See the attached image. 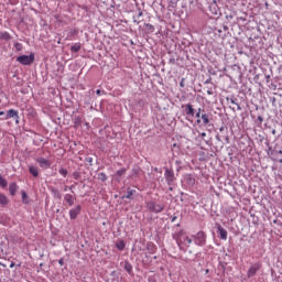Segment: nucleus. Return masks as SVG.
Listing matches in <instances>:
<instances>
[{
    "label": "nucleus",
    "instance_id": "nucleus-38",
    "mask_svg": "<svg viewBox=\"0 0 282 282\" xmlns=\"http://www.w3.org/2000/svg\"><path fill=\"white\" fill-rule=\"evenodd\" d=\"M213 6H215V4H212L210 8H213Z\"/></svg>",
    "mask_w": 282,
    "mask_h": 282
},
{
    "label": "nucleus",
    "instance_id": "nucleus-33",
    "mask_svg": "<svg viewBox=\"0 0 282 282\" xmlns=\"http://www.w3.org/2000/svg\"><path fill=\"white\" fill-rule=\"evenodd\" d=\"M202 112H203L202 108H198L197 113H202Z\"/></svg>",
    "mask_w": 282,
    "mask_h": 282
},
{
    "label": "nucleus",
    "instance_id": "nucleus-32",
    "mask_svg": "<svg viewBox=\"0 0 282 282\" xmlns=\"http://www.w3.org/2000/svg\"><path fill=\"white\" fill-rule=\"evenodd\" d=\"M258 120H260V122H263V118L262 117H258Z\"/></svg>",
    "mask_w": 282,
    "mask_h": 282
},
{
    "label": "nucleus",
    "instance_id": "nucleus-25",
    "mask_svg": "<svg viewBox=\"0 0 282 282\" xmlns=\"http://www.w3.org/2000/svg\"><path fill=\"white\" fill-rule=\"evenodd\" d=\"M126 270H127V272H131V270H132L131 264L127 263L126 264Z\"/></svg>",
    "mask_w": 282,
    "mask_h": 282
},
{
    "label": "nucleus",
    "instance_id": "nucleus-31",
    "mask_svg": "<svg viewBox=\"0 0 282 282\" xmlns=\"http://www.w3.org/2000/svg\"><path fill=\"white\" fill-rule=\"evenodd\" d=\"M58 263H59V265H63L64 260H63V259H59Z\"/></svg>",
    "mask_w": 282,
    "mask_h": 282
},
{
    "label": "nucleus",
    "instance_id": "nucleus-23",
    "mask_svg": "<svg viewBox=\"0 0 282 282\" xmlns=\"http://www.w3.org/2000/svg\"><path fill=\"white\" fill-rule=\"evenodd\" d=\"M59 175H63V177H67V170L66 169H59Z\"/></svg>",
    "mask_w": 282,
    "mask_h": 282
},
{
    "label": "nucleus",
    "instance_id": "nucleus-37",
    "mask_svg": "<svg viewBox=\"0 0 282 282\" xmlns=\"http://www.w3.org/2000/svg\"><path fill=\"white\" fill-rule=\"evenodd\" d=\"M272 133H276V131H275V130H273V131H272Z\"/></svg>",
    "mask_w": 282,
    "mask_h": 282
},
{
    "label": "nucleus",
    "instance_id": "nucleus-30",
    "mask_svg": "<svg viewBox=\"0 0 282 282\" xmlns=\"http://www.w3.org/2000/svg\"><path fill=\"white\" fill-rule=\"evenodd\" d=\"M200 138H206V132L200 133Z\"/></svg>",
    "mask_w": 282,
    "mask_h": 282
},
{
    "label": "nucleus",
    "instance_id": "nucleus-36",
    "mask_svg": "<svg viewBox=\"0 0 282 282\" xmlns=\"http://www.w3.org/2000/svg\"><path fill=\"white\" fill-rule=\"evenodd\" d=\"M199 122H202V119H198V120H197V123H198V124H199Z\"/></svg>",
    "mask_w": 282,
    "mask_h": 282
},
{
    "label": "nucleus",
    "instance_id": "nucleus-15",
    "mask_svg": "<svg viewBox=\"0 0 282 282\" xmlns=\"http://www.w3.org/2000/svg\"><path fill=\"white\" fill-rule=\"evenodd\" d=\"M202 120H203V124H208V122H210V116H208V113L204 112L200 116Z\"/></svg>",
    "mask_w": 282,
    "mask_h": 282
},
{
    "label": "nucleus",
    "instance_id": "nucleus-16",
    "mask_svg": "<svg viewBox=\"0 0 282 282\" xmlns=\"http://www.w3.org/2000/svg\"><path fill=\"white\" fill-rule=\"evenodd\" d=\"M186 115L195 116V109H193V106L191 104L186 105Z\"/></svg>",
    "mask_w": 282,
    "mask_h": 282
},
{
    "label": "nucleus",
    "instance_id": "nucleus-10",
    "mask_svg": "<svg viewBox=\"0 0 282 282\" xmlns=\"http://www.w3.org/2000/svg\"><path fill=\"white\" fill-rule=\"evenodd\" d=\"M217 230L220 235V239H223L224 241H226V239H228V231L226 229H224V227H221V225H219L217 227Z\"/></svg>",
    "mask_w": 282,
    "mask_h": 282
},
{
    "label": "nucleus",
    "instance_id": "nucleus-17",
    "mask_svg": "<svg viewBox=\"0 0 282 282\" xmlns=\"http://www.w3.org/2000/svg\"><path fill=\"white\" fill-rule=\"evenodd\" d=\"M0 186L1 188H6L8 186V181L0 175Z\"/></svg>",
    "mask_w": 282,
    "mask_h": 282
},
{
    "label": "nucleus",
    "instance_id": "nucleus-34",
    "mask_svg": "<svg viewBox=\"0 0 282 282\" xmlns=\"http://www.w3.org/2000/svg\"><path fill=\"white\" fill-rule=\"evenodd\" d=\"M138 17H142V11L139 12Z\"/></svg>",
    "mask_w": 282,
    "mask_h": 282
},
{
    "label": "nucleus",
    "instance_id": "nucleus-7",
    "mask_svg": "<svg viewBox=\"0 0 282 282\" xmlns=\"http://www.w3.org/2000/svg\"><path fill=\"white\" fill-rule=\"evenodd\" d=\"M164 175L167 184L171 185L173 182H175V173H173V170L166 169Z\"/></svg>",
    "mask_w": 282,
    "mask_h": 282
},
{
    "label": "nucleus",
    "instance_id": "nucleus-35",
    "mask_svg": "<svg viewBox=\"0 0 282 282\" xmlns=\"http://www.w3.org/2000/svg\"><path fill=\"white\" fill-rule=\"evenodd\" d=\"M4 113H6V112H3V111H0V116H4Z\"/></svg>",
    "mask_w": 282,
    "mask_h": 282
},
{
    "label": "nucleus",
    "instance_id": "nucleus-6",
    "mask_svg": "<svg viewBox=\"0 0 282 282\" xmlns=\"http://www.w3.org/2000/svg\"><path fill=\"white\" fill-rule=\"evenodd\" d=\"M259 270H261V264L259 263L252 264L247 272L248 279H252V276H254L257 272H259Z\"/></svg>",
    "mask_w": 282,
    "mask_h": 282
},
{
    "label": "nucleus",
    "instance_id": "nucleus-2",
    "mask_svg": "<svg viewBox=\"0 0 282 282\" xmlns=\"http://www.w3.org/2000/svg\"><path fill=\"white\" fill-rule=\"evenodd\" d=\"M17 62L20 63V65H32V63H34V53L20 55L17 57Z\"/></svg>",
    "mask_w": 282,
    "mask_h": 282
},
{
    "label": "nucleus",
    "instance_id": "nucleus-20",
    "mask_svg": "<svg viewBox=\"0 0 282 282\" xmlns=\"http://www.w3.org/2000/svg\"><path fill=\"white\" fill-rule=\"evenodd\" d=\"M22 202H23V204H29L28 193H25V192H22Z\"/></svg>",
    "mask_w": 282,
    "mask_h": 282
},
{
    "label": "nucleus",
    "instance_id": "nucleus-26",
    "mask_svg": "<svg viewBox=\"0 0 282 282\" xmlns=\"http://www.w3.org/2000/svg\"><path fill=\"white\" fill-rule=\"evenodd\" d=\"M2 39H10V34H8L7 32H4V33L2 34Z\"/></svg>",
    "mask_w": 282,
    "mask_h": 282
},
{
    "label": "nucleus",
    "instance_id": "nucleus-8",
    "mask_svg": "<svg viewBox=\"0 0 282 282\" xmlns=\"http://www.w3.org/2000/svg\"><path fill=\"white\" fill-rule=\"evenodd\" d=\"M9 118H14L17 124H19V111L14 109L8 110L7 117L4 118V120H9Z\"/></svg>",
    "mask_w": 282,
    "mask_h": 282
},
{
    "label": "nucleus",
    "instance_id": "nucleus-21",
    "mask_svg": "<svg viewBox=\"0 0 282 282\" xmlns=\"http://www.w3.org/2000/svg\"><path fill=\"white\" fill-rule=\"evenodd\" d=\"M98 177H99V180H101V182H106V180H107V175L105 173H99Z\"/></svg>",
    "mask_w": 282,
    "mask_h": 282
},
{
    "label": "nucleus",
    "instance_id": "nucleus-5",
    "mask_svg": "<svg viewBox=\"0 0 282 282\" xmlns=\"http://www.w3.org/2000/svg\"><path fill=\"white\" fill-rule=\"evenodd\" d=\"M36 162H37L40 169L47 170V169H51V166H52V161L48 159H45L43 156L37 158Z\"/></svg>",
    "mask_w": 282,
    "mask_h": 282
},
{
    "label": "nucleus",
    "instance_id": "nucleus-13",
    "mask_svg": "<svg viewBox=\"0 0 282 282\" xmlns=\"http://www.w3.org/2000/svg\"><path fill=\"white\" fill-rule=\"evenodd\" d=\"M64 199H65V202H66V204H68V206H74V196L73 195H70V194H66L65 196H64Z\"/></svg>",
    "mask_w": 282,
    "mask_h": 282
},
{
    "label": "nucleus",
    "instance_id": "nucleus-19",
    "mask_svg": "<svg viewBox=\"0 0 282 282\" xmlns=\"http://www.w3.org/2000/svg\"><path fill=\"white\" fill-rule=\"evenodd\" d=\"M14 48L17 50V52H21V50H23V44L17 42V43L14 44Z\"/></svg>",
    "mask_w": 282,
    "mask_h": 282
},
{
    "label": "nucleus",
    "instance_id": "nucleus-18",
    "mask_svg": "<svg viewBox=\"0 0 282 282\" xmlns=\"http://www.w3.org/2000/svg\"><path fill=\"white\" fill-rule=\"evenodd\" d=\"M124 247H126L124 240H120V241H118V242L116 243V248H117L118 250H122Z\"/></svg>",
    "mask_w": 282,
    "mask_h": 282
},
{
    "label": "nucleus",
    "instance_id": "nucleus-9",
    "mask_svg": "<svg viewBox=\"0 0 282 282\" xmlns=\"http://www.w3.org/2000/svg\"><path fill=\"white\" fill-rule=\"evenodd\" d=\"M80 205H77L75 208L69 210V217L70 219H76L78 217V215H80Z\"/></svg>",
    "mask_w": 282,
    "mask_h": 282
},
{
    "label": "nucleus",
    "instance_id": "nucleus-29",
    "mask_svg": "<svg viewBox=\"0 0 282 282\" xmlns=\"http://www.w3.org/2000/svg\"><path fill=\"white\" fill-rule=\"evenodd\" d=\"M196 118H202V112H197Z\"/></svg>",
    "mask_w": 282,
    "mask_h": 282
},
{
    "label": "nucleus",
    "instance_id": "nucleus-14",
    "mask_svg": "<svg viewBox=\"0 0 282 282\" xmlns=\"http://www.w3.org/2000/svg\"><path fill=\"white\" fill-rule=\"evenodd\" d=\"M0 204L1 206H8L10 204V199L4 194H0Z\"/></svg>",
    "mask_w": 282,
    "mask_h": 282
},
{
    "label": "nucleus",
    "instance_id": "nucleus-1",
    "mask_svg": "<svg viewBox=\"0 0 282 282\" xmlns=\"http://www.w3.org/2000/svg\"><path fill=\"white\" fill-rule=\"evenodd\" d=\"M176 243L180 248H191V243H193V239L186 235H181Z\"/></svg>",
    "mask_w": 282,
    "mask_h": 282
},
{
    "label": "nucleus",
    "instance_id": "nucleus-27",
    "mask_svg": "<svg viewBox=\"0 0 282 282\" xmlns=\"http://www.w3.org/2000/svg\"><path fill=\"white\" fill-rule=\"evenodd\" d=\"M96 94H97V96H100V95L102 94V90L97 89V90H96Z\"/></svg>",
    "mask_w": 282,
    "mask_h": 282
},
{
    "label": "nucleus",
    "instance_id": "nucleus-3",
    "mask_svg": "<svg viewBox=\"0 0 282 282\" xmlns=\"http://www.w3.org/2000/svg\"><path fill=\"white\" fill-rule=\"evenodd\" d=\"M192 237L196 246H200V247L206 246V234H204V231H199L197 232V235Z\"/></svg>",
    "mask_w": 282,
    "mask_h": 282
},
{
    "label": "nucleus",
    "instance_id": "nucleus-11",
    "mask_svg": "<svg viewBox=\"0 0 282 282\" xmlns=\"http://www.w3.org/2000/svg\"><path fill=\"white\" fill-rule=\"evenodd\" d=\"M19 191V186L17 185V183H11L9 185V192H10V195H17V192Z\"/></svg>",
    "mask_w": 282,
    "mask_h": 282
},
{
    "label": "nucleus",
    "instance_id": "nucleus-28",
    "mask_svg": "<svg viewBox=\"0 0 282 282\" xmlns=\"http://www.w3.org/2000/svg\"><path fill=\"white\" fill-rule=\"evenodd\" d=\"M119 175H123L124 174V170H120L117 172Z\"/></svg>",
    "mask_w": 282,
    "mask_h": 282
},
{
    "label": "nucleus",
    "instance_id": "nucleus-22",
    "mask_svg": "<svg viewBox=\"0 0 282 282\" xmlns=\"http://www.w3.org/2000/svg\"><path fill=\"white\" fill-rule=\"evenodd\" d=\"M70 50H72L73 52H79V51H80V46H79L78 44H75V45H73V46L70 47Z\"/></svg>",
    "mask_w": 282,
    "mask_h": 282
},
{
    "label": "nucleus",
    "instance_id": "nucleus-4",
    "mask_svg": "<svg viewBox=\"0 0 282 282\" xmlns=\"http://www.w3.org/2000/svg\"><path fill=\"white\" fill-rule=\"evenodd\" d=\"M147 208L150 213H162V210H164V205L155 204V202H148Z\"/></svg>",
    "mask_w": 282,
    "mask_h": 282
},
{
    "label": "nucleus",
    "instance_id": "nucleus-24",
    "mask_svg": "<svg viewBox=\"0 0 282 282\" xmlns=\"http://www.w3.org/2000/svg\"><path fill=\"white\" fill-rule=\"evenodd\" d=\"M132 195H133V192L130 191V192H128V194L124 197H126V199H131Z\"/></svg>",
    "mask_w": 282,
    "mask_h": 282
},
{
    "label": "nucleus",
    "instance_id": "nucleus-12",
    "mask_svg": "<svg viewBox=\"0 0 282 282\" xmlns=\"http://www.w3.org/2000/svg\"><path fill=\"white\" fill-rule=\"evenodd\" d=\"M29 172L31 173V175H33V177H39V167L31 165L29 166Z\"/></svg>",
    "mask_w": 282,
    "mask_h": 282
}]
</instances>
